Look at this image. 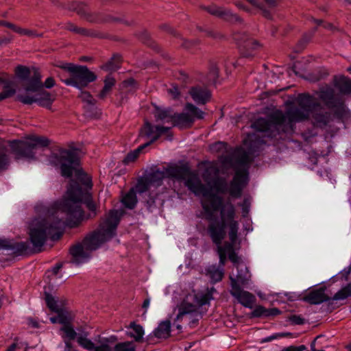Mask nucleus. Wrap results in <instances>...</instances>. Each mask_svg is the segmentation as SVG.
Masks as SVG:
<instances>
[{
	"mask_svg": "<svg viewBox=\"0 0 351 351\" xmlns=\"http://www.w3.org/2000/svg\"><path fill=\"white\" fill-rule=\"evenodd\" d=\"M84 202L87 208L95 215L96 206L88 191H82L76 182L71 180L66 192V197L60 204L55 214L46 218L34 220L29 230V239L32 248L23 243V254L40 251L47 239L58 240L62 234L64 226H77L84 219L81 203Z\"/></svg>",
	"mask_w": 351,
	"mask_h": 351,
	"instance_id": "f257e3e1",
	"label": "nucleus"
},
{
	"mask_svg": "<svg viewBox=\"0 0 351 351\" xmlns=\"http://www.w3.org/2000/svg\"><path fill=\"white\" fill-rule=\"evenodd\" d=\"M299 108H291L285 113L276 111L270 117L269 120L264 118L256 119L252 125L259 132H268L282 127L285 132L293 130V123L308 119L311 115L313 123L317 127L328 124L330 119V113L325 111L315 98L308 94H300L297 99Z\"/></svg>",
	"mask_w": 351,
	"mask_h": 351,
	"instance_id": "f03ea898",
	"label": "nucleus"
},
{
	"mask_svg": "<svg viewBox=\"0 0 351 351\" xmlns=\"http://www.w3.org/2000/svg\"><path fill=\"white\" fill-rule=\"evenodd\" d=\"M236 210L234 206L227 202L220 209V221H210L208 233L213 242L217 246L219 257V267L223 268L227 255L235 265L241 258L234 252L239 230V222L234 219Z\"/></svg>",
	"mask_w": 351,
	"mask_h": 351,
	"instance_id": "7ed1b4c3",
	"label": "nucleus"
},
{
	"mask_svg": "<svg viewBox=\"0 0 351 351\" xmlns=\"http://www.w3.org/2000/svg\"><path fill=\"white\" fill-rule=\"evenodd\" d=\"M121 215L122 213L119 210H110L98 228L86 237L82 243L73 246L70 249L72 262L77 265L86 262L90 258L88 251L97 250L113 238Z\"/></svg>",
	"mask_w": 351,
	"mask_h": 351,
	"instance_id": "20e7f679",
	"label": "nucleus"
},
{
	"mask_svg": "<svg viewBox=\"0 0 351 351\" xmlns=\"http://www.w3.org/2000/svg\"><path fill=\"white\" fill-rule=\"evenodd\" d=\"M49 162L58 166L61 174L65 178H71L75 173L77 179L88 188H91V180L80 167L79 151L75 149H60L58 153L52 154Z\"/></svg>",
	"mask_w": 351,
	"mask_h": 351,
	"instance_id": "39448f33",
	"label": "nucleus"
},
{
	"mask_svg": "<svg viewBox=\"0 0 351 351\" xmlns=\"http://www.w3.org/2000/svg\"><path fill=\"white\" fill-rule=\"evenodd\" d=\"M185 185L196 195H202V206L204 210L205 219L208 221H214V213L221 206V198L215 195L211 189L203 184L198 176L189 171L186 178L184 179Z\"/></svg>",
	"mask_w": 351,
	"mask_h": 351,
	"instance_id": "423d86ee",
	"label": "nucleus"
},
{
	"mask_svg": "<svg viewBox=\"0 0 351 351\" xmlns=\"http://www.w3.org/2000/svg\"><path fill=\"white\" fill-rule=\"evenodd\" d=\"M215 293H217V290L214 287L208 288L204 291L189 293L178 306V313L176 319L180 320L184 317L189 316L192 318L190 324L193 327L201 317L199 308L209 304L210 300L214 299L213 295Z\"/></svg>",
	"mask_w": 351,
	"mask_h": 351,
	"instance_id": "0eeeda50",
	"label": "nucleus"
},
{
	"mask_svg": "<svg viewBox=\"0 0 351 351\" xmlns=\"http://www.w3.org/2000/svg\"><path fill=\"white\" fill-rule=\"evenodd\" d=\"M56 66L68 72L70 77H66L63 73H58L60 80L67 86L82 89L97 79V75L86 66L75 65L69 62H60Z\"/></svg>",
	"mask_w": 351,
	"mask_h": 351,
	"instance_id": "6e6552de",
	"label": "nucleus"
},
{
	"mask_svg": "<svg viewBox=\"0 0 351 351\" xmlns=\"http://www.w3.org/2000/svg\"><path fill=\"white\" fill-rule=\"evenodd\" d=\"M56 85L53 77H47L44 82H42V75L39 70L35 67L29 68L23 66V90L36 91L40 89L51 88Z\"/></svg>",
	"mask_w": 351,
	"mask_h": 351,
	"instance_id": "1a4fd4ad",
	"label": "nucleus"
},
{
	"mask_svg": "<svg viewBox=\"0 0 351 351\" xmlns=\"http://www.w3.org/2000/svg\"><path fill=\"white\" fill-rule=\"evenodd\" d=\"M110 340L105 339L100 345L95 346L94 343L86 338V335H80L77 338L78 344L88 351H136V347L132 341H125L117 343L112 348L109 345Z\"/></svg>",
	"mask_w": 351,
	"mask_h": 351,
	"instance_id": "9d476101",
	"label": "nucleus"
},
{
	"mask_svg": "<svg viewBox=\"0 0 351 351\" xmlns=\"http://www.w3.org/2000/svg\"><path fill=\"white\" fill-rule=\"evenodd\" d=\"M248 183V173L245 169L236 171L232 180L228 186L225 182H219L217 188L221 193L228 192L230 197L239 198Z\"/></svg>",
	"mask_w": 351,
	"mask_h": 351,
	"instance_id": "9b49d317",
	"label": "nucleus"
},
{
	"mask_svg": "<svg viewBox=\"0 0 351 351\" xmlns=\"http://www.w3.org/2000/svg\"><path fill=\"white\" fill-rule=\"evenodd\" d=\"M204 112L192 104H186L184 112L179 114H174L173 119V126L180 128H187L191 127L195 119H202L204 118Z\"/></svg>",
	"mask_w": 351,
	"mask_h": 351,
	"instance_id": "f8f14e48",
	"label": "nucleus"
},
{
	"mask_svg": "<svg viewBox=\"0 0 351 351\" xmlns=\"http://www.w3.org/2000/svg\"><path fill=\"white\" fill-rule=\"evenodd\" d=\"M56 100V95L52 94L45 89L36 91L25 90L23 93V104H38L40 106L51 109L52 104Z\"/></svg>",
	"mask_w": 351,
	"mask_h": 351,
	"instance_id": "ddd939ff",
	"label": "nucleus"
},
{
	"mask_svg": "<svg viewBox=\"0 0 351 351\" xmlns=\"http://www.w3.org/2000/svg\"><path fill=\"white\" fill-rule=\"evenodd\" d=\"M169 128L170 127L166 126H153L149 122H146L140 131L139 140H145V142L143 145L147 147L158 140L162 134L167 132Z\"/></svg>",
	"mask_w": 351,
	"mask_h": 351,
	"instance_id": "4468645a",
	"label": "nucleus"
},
{
	"mask_svg": "<svg viewBox=\"0 0 351 351\" xmlns=\"http://www.w3.org/2000/svg\"><path fill=\"white\" fill-rule=\"evenodd\" d=\"M49 145L48 138L35 135L23 136V159L34 158L36 149L38 146L47 147Z\"/></svg>",
	"mask_w": 351,
	"mask_h": 351,
	"instance_id": "2eb2a0df",
	"label": "nucleus"
},
{
	"mask_svg": "<svg viewBox=\"0 0 351 351\" xmlns=\"http://www.w3.org/2000/svg\"><path fill=\"white\" fill-rule=\"evenodd\" d=\"M234 39L238 43L240 49L243 51L242 53L245 56L251 55L248 51L256 50L261 47L260 43L256 40L244 33L242 34H234Z\"/></svg>",
	"mask_w": 351,
	"mask_h": 351,
	"instance_id": "dca6fc26",
	"label": "nucleus"
},
{
	"mask_svg": "<svg viewBox=\"0 0 351 351\" xmlns=\"http://www.w3.org/2000/svg\"><path fill=\"white\" fill-rule=\"evenodd\" d=\"M230 293L241 304L249 308H252L256 301V297L252 293L242 289L234 281H232V288Z\"/></svg>",
	"mask_w": 351,
	"mask_h": 351,
	"instance_id": "f3484780",
	"label": "nucleus"
},
{
	"mask_svg": "<svg viewBox=\"0 0 351 351\" xmlns=\"http://www.w3.org/2000/svg\"><path fill=\"white\" fill-rule=\"evenodd\" d=\"M234 267L237 269V273L234 277L232 276H230L231 288H232V281H234L237 286L247 285L251 279V274L245 263L240 259L234 265Z\"/></svg>",
	"mask_w": 351,
	"mask_h": 351,
	"instance_id": "a211bd4d",
	"label": "nucleus"
},
{
	"mask_svg": "<svg viewBox=\"0 0 351 351\" xmlns=\"http://www.w3.org/2000/svg\"><path fill=\"white\" fill-rule=\"evenodd\" d=\"M326 288L321 287L310 290L302 298V300L310 304H319L327 302L330 297L326 293Z\"/></svg>",
	"mask_w": 351,
	"mask_h": 351,
	"instance_id": "6ab92c4d",
	"label": "nucleus"
},
{
	"mask_svg": "<svg viewBox=\"0 0 351 351\" xmlns=\"http://www.w3.org/2000/svg\"><path fill=\"white\" fill-rule=\"evenodd\" d=\"M318 97L329 108L343 110V101L341 99L335 98L333 90L331 88L322 90L319 93Z\"/></svg>",
	"mask_w": 351,
	"mask_h": 351,
	"instance_id": "aec40b11",
	"label": "nucleus"
},
{
	"mask_svg": "<svg viewBox=\"0 0 351 351\" xmlns=\"http://www.w3.org/2000/svg\"><path fill=\"white\" fill-rule=\"evenodd\" d=\"M210 14L223 19L230 22H237L240 21V18L232 14L230 10L216 5H210L209 6L203 7Z\"/></svg>",
	"mask_w": 351,
	"mask_h": 351,
	"instance_id": "412c9836",
	"label": "nucleus"
},
{
	"mask_svg": "<svg viewBox=\"0 0 351 351\" xmlns=\"http://www.w3.org/2000/svg\"><path fill=\"white\" fill-rule=\"evenodd\" d=\"M252 5L258 8L265 17H271V10L278 5L279 0H247Z\"/></svg>",
	"mask_w": 351,
	"mask_h": 351,
	"instance_id": "4be33fe9",
	"label": "nucleus"
},
{
	"mask_svg": "<svg viewBox=\"0 0 351 351\" xmlns=\"http://www.w3.org/2000/svg\"><path fill=\"white\" fill-rule=\"evenodd\" d=\"M3 92L0 93V100H3L14 95L16 92L15 78H0V89Z\"/></svg>",
	"mask_w": 351,
	"mask_h": 351,
	"instance_id": "5701e85b",
	"label": "nucleus"
},
{
	"mask_svg": "<svg viewBox=\"0 0 351 351\" xmlns=\"http://www.w3.org/2000/svg\"><path fill=\"white\" fill-rule=\"evenodd\" d=\"M189 171L190 169L186 166L173 165L165 169L166 177L173 178L177 180L186 179Z\"/></svg>",
	"mask_w": 351,
	"mask_h": 351,
	"instance_id": "b1692460",
	"label": "nucleus"
},
{
	"mask_svg": "<svg viewBox=\"0 0 351 351\" xmlns=\"http://www.w3.org/2000/svg\"><path fill=\"white\" fill-rule=\"evenodd\" d=\"M189 93L194 101L198 104H206L210 97V93L206 88L193 87Z\"/></svg>",
	"mask_w": 351,
	"mask_h": 351,
	"instance_id": "393cba45",
	"label": "nucleus"
},
{
	"mask_svg": "<svg viewBox=\"0 0 351 351\" xmlns=\"http://www.w3.org/2000/svg\"><path fill=\"white\" fill-rule=\"evenodd\" d=\"M206 271V275L210 278L213 282L221 281L224 275L223 268L215 265L208 266Z\"/></svg>",
	"mask_w": 351,
	"mask_h": 351,
	"instance_id": "a878e982",
	"label": "nucleus"
},
{
	"mask_svg": "<svg viewBox=\"0 0 351 351\" xmlns=\"http://www.w3.org/2000/svg\"><path fill=\"white\" fill-rule=\"evenodd\" d=\"M171 322L169 320L163 321L159 324L154 330V335L159 339H166L170 335Z\"/></svg>",
	"mask_w": 351,
	"mask_h": 351,
	"instance_id": "bb28decb",
	"label": "nucleus"
},
{
	"mask_svg": "<svg viewBox=\"0 0 351 351\" xmlns=\"http://www.w3.org/2000/svg\"><path fill=\"white\" fill-rule=\"evenodd\" d=\"M60 330L62 332V337L64 340H68L71 342V340L75 339V338L77 339L79 335H86V338H88V334L86 332H82L77 334L71 324L62 326Z\"/></svg>",
	"mask_w": 351,
	"mask_h": 351,
	"instance_id": "cd10ccee",
	"label": "nucleus"
},
{
	"mask_svg": "<svg viewBox=\"0 0 351 351\" xmlns=\"http://www.w3.org/2000/svg\"><path fill=\"white\" fill-rule=\"evenodd\" d=\"M280 313V311L276 308H266L263 306H257L252 312V316L254 317H268L270 315H276Z\"/></svg>",
	"mask_w": 351,
	"mask_h": 351,
	"instance_id": "c85d7f7f",
	"label": "nucleus"
},
{
	"mask_svg": "<svg viewBox=\"0 0 351 351\" xmlns=\"http://www.w3.org/2000/svg\"><path fill=\"white\" fill-rule=\"evenodd\" d=\"M104 88L98 95V97L101 99H105L111 93L112 88L115 85L116 80L110 75H108L104 79Z\"/></svg>",
	"mask_w": 351,
	"mask_h": 351,
	"instance_id": "c756f323",
	"label": "nucleus"
},
{
	"mask_svg": "<svg viewBox=\"0 0 351 351\" xmlns=\"http://www.w3.org/2000/svg\"><path fill=\"white\" fill-rule=\"evenodd\" d=\"M154 117L156 121H161L165 123H173V114H171L169 110H163L157 108L154 112Z\"/></svg>",
	"mask_w": 351,
	"mask_h": 351,
	"instance_id": "7c9ffc66",
	"label": "nucleus"
},
{
	"mask_svg": "<svg viewBox=\"0 0 351 351\" xmlns=\"http://www.w3.org/2000/svg\"><path fill=\"white\" fill-rule=\"evenodd\" d=\"M132 331L128 333V335L134 339L137 342L141 341L144 335V330L142 326L136 324L134 322H132L129 326Z\"/></svg>",
	"mask_w": 351,
	"mask_h": 351,
	"instance_id": "2f4dec72",
	"label": "nucleus"
},
{
	"mask_svg": "<svg viewBox=\"0 0 351 351\" xmlns=\"http://www.w3.org/2000/svg\"><path fill=\"white\" fill-rule=\"evenodd\" d=\"M335 86L343 93H351V80L346 77H340L336 80Z\"/></svg>",
	"mask_w": 351,
	"mask_h": 351,
	"instance_id": "473e14b6",
	"label": "nucleus"
},
{
	"mask_svg": "<svg viewBox=\"0 0 351 351\" xmlns=\"http://www.w3.org/2000/svg\"><path fill=\"white\" fill-rule=\"evenodd\" d=\"M122 203L130 209H132L137 203L136 193L134 189H131L122 198Z\"/></svg>",
	"mask_w": 351,
	"mask_h": 351,
	"instance_id": "72a5a7b5",
	"label": "nucleus"
},
{
	"mask_svg": "<svg viewBox=\"0 0 351 351\" xmlns=\"http://www.w3.org/2000/svg\"><path fill=\"white\" fill-rule=\"evenodd\" d=\"M121 58L119 56H114L112 59L102 66V69L106 71H114L120 67Z\"/></svg>",
	"mask_w": 351,
	"mask_h": 351,
	"instance_id": "f704fd0d",
	"label": "nucleus"
},
{
	"mask_svg": "<svg viewBox=\"0 0 351 351\" xmlns=\"http://www.w3.org/2000/svg\"><path fill=\"white\" fill-rule=\"evenodd\" d=\"M165 177H166L165 171H160L157 170L149 174L147 178L150 184L158 186L161 184V182Z\"/></svg>",
	"mask_w": 351,
	"mask_h": 351,
	"instance_id": "c9c22d12",
	"label": "nucleus"
},
{
	"mask_svg": "<svg viewBox=\"0 0 351 351\" xmlns=\"http://www.w3.org/2000/svg\"><path fill=\"white\" fill-rule=\"evenodd\" d=\"M351 295V284H348L337 292L332 298L333 300H344Z\"/></svg>",
	"mask_w": 351,
	"mask_h": 351,
	"instance_id": "e433bc0d",
	"label": "nucleus"
},
{
	"mask_svg": "<svg viewBox=\"0 0 351 351\" xmlns=\"http://www.w3.org/2000/svg\"><path fill=\"white\" fill-rule=\"evenodd\" d=\"M146 147L143 145H141L137 149L128 153L124 158L123 162L125 164H129L134 162L138 157L140 152H141Z\"/></svg>",
	"mask_w": 351,
	"mask_h": 351,
	"instance_id": "4c0bfd02",
	"label": "nucleus"
},
{
	"mask_svg": "<svg viewBox=\"0 0 351 351\" xmlns=\"http://www.w3.org/2000/svg\"><path fill=\"white\" fill-rule=\"evenodd\" d=\"M45 301L47 306L54 312H58L60 306L58 304V301L51 295L45 293Z\"/></svg>",
	"mask_w": 351,
	"mask_h": 351,
	"instance_id": "58836bf2",
	"label": "nucleus"
},
{
	"mask_svg": "<svg viewBox=\"0 0 351 351\" xmlns=\"http://www.w3.org/2000/svg\"><path fill=\"white\" fill-rule=\"evenodd\" d=\"M65 28L71 32L74 33L84 35V36H90L92 35L89 30L84 29L83 27H77L75 24L71 23H68L66 24Z\"/></svg>",
	"mask_w": 351,
	"mask_h": 351,
	"instance_id": "ea45409f",
	"label": "nucleus"
},
{
	"mask_svg": "<svg viewBox=\"0 0 351 351\" xmlns=\"http://www.w3.org/2000/svg\"><path fill=\"white\" fill-rule=\"evenodd\" d=\"M10 152L13 153L16 158H19L22 152V143L21 141H13L9 143Z\"/></svg>",
	"mask_w": 351,
	"mask_h": 351,
	"instance_id": "a19ab883",
	"label": "nucleus"
},
{
	"mask_svg": "<svg viewBox=\"0 0 351 351\" xmlns=\"http://www.w3.org/2000/svg\"><path fill=\"white\" fill-rule=\"evenodd\" d=\"M57 313L58 314L60 324L62 326L71 324L72 316L69 313L62 311L61 308Z\"/></svg>",
	"mask_w": 351,
	"mask_h": 351,
	"instance_id": "79ce46f5",
	"label": "nucleus"
},
{
	"mask_svg": "<svg viewBox=\"0 0 351 351\" xmlns=\"http://www.w3.org/2000/svg\"><path fill=\"white\" fill-rule=\"evenodd\" d=\"M8 150L3 145H0V171L4 169L8 165Z\"/></svg>",
	"mask_w": 351,
	"mask_h": 351,
	"instance_id": "37998d69",
	"label": "nucleus"
},
{
	"mask_svg": "<svg viewBox=\"0 0 351 351\" xmlns=\"http://www.w3.org/2000/svg\"><path fill=\"white\" fill-rule=\"evenodd\" d=\"M252 202V198L250 197H245L243 199L242 203L239 204V206L241 207L243 217H246L250 211V206Z\"/></svg>",
	"mask_w": 351,
	"mask_h": 351,
	"instance_id": "c03bdc74",
	"label": "nucleus"
},
{
	"mask_svg": "<svg viewBox=\"0 0 351 351\" xmlns=\"http://www.w3.org/2000/svg\"><path fill=\"white\" fill-rule=\"evenodd\" d=\"M149 184H151L147 178L146 179H141L138 180L136 186V190L138 193H143L148 189Z\"/></svg>",
	"mask_w": 351,
	"mask_h": 351,
	"instance_id": "a18cd8bd",
	"label": "nucleus"
},
{
	"mask_svg": "<svg viewBox=\"0 0 351 351\" xmlns=\"http://www.w3.org/2000/svg\"><path fill=\"white\" fill-rule=\"evenodd\" d=\"M80 99L90 106H94L96 103V100L87 91H82L80 96Z\"/></svg>",
	"mask_w": 351,
	"mask_h": 351,
	"instance_id": "49530a36",
	"label": "nucleus"
},
{
	"mask_svg": "<svg viewBox=\"0 0 351 351\" xmlns=\"http://www.w3.org/2000/svg\"><path fill=\"white\" fill-rule=\"evenodd\" d=\"M285 337V334H278V333H275L271 336H269V337H267L265 338H263L261 340V343H266V342H269V341H271L274 339H276L278 338H281V337Z\"/></svg>",
	"mask_w": 351,
	"mask_h": 351,
	"instance_id": "de8ad7c7",
	"label": "nucleus"
},
{
	"mask_svg": "<svg viewBox=\"0 0 351 351\" xmlns=\"http://www.w3.org/2000/svg\"><path fill=\"white\" fill-rule=\"evenodd\" d=\"M306 349V348L304 345L300 346H290L282 348L280 351H304Z\"/></svg>",
	"mask_w": 351,
	"mask_h": 351,
	"instance_id": "09e8293b",
	"label": "nucleus"
},
{
	"mask_svg": "<svg viewBox=\"0 0 351 351\" xmlns=\"http://www.w3.org/2000/svg\"><path fill=\"white\" fill-rule=\"evenodd\" d=\"M27 325H28V326L29 328H34V329L39 328L40 326V324L38 322V321L36 320V319H34V318H32V317L27 318Z\"/></svg>",
	"mask_w": 351,
	"mask_h": 351,
	"instance_id": "8fccbe9b",
	"label": "nucleus"
},
{
	"mask_svg": "<svg viewBox=\"0 0 351 351\" xmlns=\"http://www.w3.org/2000/svg\"><path fill=\"white\" fill-rule=\"evenodd\" d=\"M289 320L294 324L297 325H301L303 324L304 322V320L303 318H302L300 316L298 315H292L290 317Z\"/></svg>",
	"mask_w": 351,
	"mask_h": 351,
	"instance_id": "3c124183",
	"label": "nucleus"
},
{
	"mask_svg": "<svg viewBox=\"0 0 351 351\" xmlns=\"http://www.w3.org/2000/svg\"><path fill=\"white\" fill-rule=\"evenodd\" d=\"M218 73H219V69L215 65L213 66L210 69L209 76L210 80H215L218 77Z\"/></svg>",
	"mask_w": 351,
	"mask_h": 351,
	"instance_id": "603ef678",
	"label": "nucleus"
},
{
	"mask_svg": "<svg viewBox=\"0 0 351 351\" xmlns=\"http://www.w3.org/2000/svg\"><path fill=\"white\" fill-rule=\"evenodd\" d=\"M64 351H77L74 346H73L72 343L70 342L68 340H64Z\"/></svg>",
	"mask_w": 351,
	"mask_h": 351,
	"instance_id": "864d4df0",
	"label": "nucleus"
},
{
	"mask_svg": "<svg viewBox=\"0 0 351 351\" xmlns=\"http://www.w3.org/2000/svg\"><path fill=\"white\" fill-rule=\"evenodd\" d=\"M27 36L31 38L39 36L40 34H36L34 31L30 29H23V36Z\"/></svg>",
	"mask_w": 351,
	"mask_h": 351,
	"instance_id": "5fc2aeb1",
	"label": "nucleus"
},
{
	"mask_svg": "<svg viewBox=\"0 0 351 351\" xmlns=\"http://www.w3.org/2000/svg\"><path fill=\"white\" fill-rule=\"evenodd\" d=\"M169 94L171 95V97L174 99L177 98L179 95L178 89L177 87H173L168 90Z\"/></svg>",
	"mask_w": 351,
	"mask_h": 351,
	"instance_id": "6e6d98bb",
	"label": "nucleus"
},
{
	"mask_svg": "<svg viewBox=\"0 0 351 351\" xmlns=\"http://www.w3.org/2000/svg\"><path fill=\"white\" fill-rule=\"evenodd\" d=\"M225 144L222 142H218L212 145V149L214 150H219L220 149L224 148Z\"/></svg>",
	"mask_w": 351,
	"mask_h": 351,
	"instance_id": "4d7b16f0",
	"label": "nucleus"
},
{
	"mask_svg": "<svg viewBox=\"0 0 351 351\" xmlns=\"http://www.w3.org/2000/svg\"><path fill=\"white\" fill-rule=\"evenodd\" d=\"M10 246V245L8 241L0 239V249H6Z\"/></svg>",
	"mask_w": 351,
	"mask_h": 351,
	"instance_id": "13d9d810",
	"label": "nucleus"
},
{
	"mask_svg": "<svg viewBox=\"0 0 351 351\" xmlns=\"http://www.w3.org/2000/svg\"><path fill=\"white\" fill-rule=\"evenodd\" d=\"M1 24L5 26H7L9 28H11V29H14L16 32H20V28H15V26L13 24H12V23L3 22V23H1Z\"/></svg>",
	"mask_w": 351,
	"mask_h": 351,
	"instance_id": "bf43d9fd",
	"label": "nucleus"
},
{
	"mask_svg": "<svg viewBox=\"0 0 351 351\" xmlns=\"http://www.w3.org/2000/svg\"><path fill=\"white\" fill-rule=\"evenodd\" d=\"M16 75L18 77H22V66L19 65L16 69Z\"/></svg>",
	"mask_w": 351,
	"mask_h": 351,
	"instance_id": "052dcab7",
	"label": "nucleus"
},
{
	"mask_svg": "<svg viewBox=\"0 0 351 351\" xmlns=\"http://www.w3.org/2000/svg\"><path fill=\"white\" fill-rule=\"evenodd\" d=\"M149 302H150V300L149 298H147L144 300L143 303V308L145 309V311H147V308L149 307Z\"/></svg>",
	"mask_w": 351,
	"mask_h": 351,
	"instance_id": "680f3d73",
	"label": "nucleus"
},
{
	"mask_svg": "<svg viewBox=\"0 0 351 351\" xmlns=\"http://www.w3.org/2000/svg\"><path fill=\"white\" fill-rule=\"evenodd\" d=\"M319 338V336H317L315 339L311 343V351H317V350L315 348V341Z\"/></svg>",
	"mask_w": 351,
	"mask_h": 351,
	"instance_id": "e2e57ef3",
	"label": "nucleus"
},
{
	"mask_svg": "<svg viewBox=\"0 0 351 351\" xmlns=\"http://www.w3.org/2000/svg\"><path fill=\"white\" fill-rule=\"evenodd\" d=\"M61 267L62 266L60 265H56V267H54L53 268L52 271H53L54 275H56L58 274V272L60 270V269L61 268Z\"/></svg>",
	"mask_w": 351,
	"mask_h": 351,
	"instance_id": "0e129e2a",
	"label": "nucleus"
},
{
	"mask_svg": "<svg viewBox=\"0 0 351 351\" xmlns=\"http://www.w3.org/2000/svg\"><path fill=\"white\" fill-rule=\"evenodd\" d=\"M50 320L52 323H60L58 315L56 317H51Z\"/></svg>",
	"mask_w": 351,
	"mask_h": 351,
	"instance_id": "69168bd1",
	"label": "nucleus"
},
{
	"mask_svg": "<svg viewBox=\"0 0 351 351\" xmlns=\"http://www.w3.org/2000/svg\"><path fill=\"white\" fill-rule=\"evenodd\" d=\"M311 20L317 25V26H319V25H321L323 24V21L322 20L315 19L313 18H311Z\"/></svg>",
	"mask_w": 351,
	"mask_h": 351,
	"instance_id": "338daca9",
	"label": "nucleus"
},
{
	"mask_svg": "<svg viewBox=\"0 0 351 351\" xmlns=\"http://www.w3.org/2000/svg\"><path fill=\"white\" fill-rule=\"evenodd\" d=\"M16 348V343H12L8 348L6 351H15Z\"/></svg>",
	"mask_w": 351,
	"mask_h": 351,
	"instance_id": "774afa93",
	"label": "nucleus"
}]
</instances>
